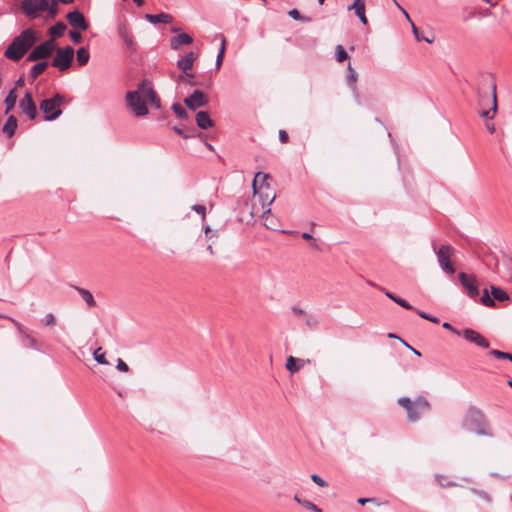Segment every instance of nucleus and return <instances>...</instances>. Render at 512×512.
<instances>
[{
    "label": "nucleus",
    "instance_id": "f257e3e1",
    "mask_svg": "<svg viewBox=\"0 0 512 512\" xmlns=\"http://www.w3.org/2000/svg\"><path fill=\"white\" fill-rule=\"evenodd\" d=\"M496 88V82L490 74L481 75L475 87L479 115L486 120H493L498 110Z\"/></svg>",
    "mask_w": 512,
    "mask_h": 512
},
{
    "label": "nucleus",
    "instance_id": "f03ea898",
    "mask_svg": "<svg viewBox=\"0 0 512 512\" xmlns=\"http://www.w3.org/2000/svg\"><path fill=\"white\" fill-rule=\"evenodd\" d=\"M38 41L37 32L33 28L24 29L13 38L6 47L4 56L14 62L20 61Z\"/></svg>",
    "mask_w": 512,
    "mask_h": 512
},
{
    "label": "nucleus",
    "instance_id": "7ed1b4c3",
    "mask_svg": "<svg viewBox=\"0 0 512 512\" xmlns=\"http://www.w3.org/2000/svg\"><path fill=\"white\" fill-rule=\"evenodd\" d=\"M462 427L479 436L493 437L486 415L480 408L473 405L468 407L463 418Z\"/></svg>",
    "mask_w": 512,
    "mask_h": 512
},
{
    "label": "nucleus",
    "instance_id": "20e7f679",
    "mask_svg": "<svg viewBox=\"0 0 512 512\" xmlns=\"http://www.w3.org/2000/svg\"><path fill=\"white\" fill-rule=\"evenodd\" d=\"M397 403L405 409L409 422H417L422 413L429 412L431 409L429 401L422 395L417 396L414 400L409 397H400Z\"/></svg>",
    "mask_w": 512,
    "mask_h": 512
},
{
    "label": "nucleus",
    "instance_id": "39448f33",
    "mask_svg": "<svg viewBox=\"0 0 512 512\" xmlns=\"http://www.w3.org/2000/svg\"><path fill=\"white\" fill-rule=\"evenodd\" d=\"M65 102V97L62 94L56 93L53 97L43 99L40 104V110L45 114V121L56 120L61 114V105Z\"/></svg>",
    "mask_w": 512,
    "mask_h": 512
},
{
    "label": "nucleus",
    "instance_id": "423d86ee",
    "mask_svg": "<svg viewBox=\"0 0 512 512\" xmlns=\"http://www.w3.org/2000/svg\"><path fill=\"white\" fill-rule=\"evenodd\" d=\"M57 49V45L54 39H47L37 46H33L30 53L28 54V62H36L49 58L53 52Z\"/></svg>",
    "mask_w": 512,
    "mask_h": 512
},
{
    "label": "nucleus",
    "instance_id": "0eeeda50",
    "mask_svg": "<svg viewBox=\"0 0 512 512\" xmlns=\"http://www.w3.org/2000/svg\"><path fill=\"white\" fill-rule=\"evenodd\" d=\"M55 51L56 55L51 65L59 71H66L72 65L75 54L74 48L72 46H66L64 48L57 47Z\"/></svg>",
    "mask_w": 512,
    "mask_h": 512
},
{
    "label": "nucleus",
    "instance_id": "6e6552de",
    "mask_svg": "<svg viewBox=\"0 0 512 512\" xmlns=\"http://www.w3.org/2000/svg\"><path fill=\"white\" fill-rule=\"evenodd\" d=\"M141 90L139 88L134 91H128L126 93V103L137 117H143L148 114V108L146 102L141 97Z\"/></svg>",
    "mask_w": 512,
    "mask_h": 512
},
{
    "label": "nucleus",
    "instance_id": "1a4fd4ad",
    "mask_svg": "<svg viewBox=\"0 0 512 512\" xmlns=\"http://www.w3.org/2000/svg\"><path fill=\"white\" fill-rule=\"evenodd\" d=\"M20 7L23 14L30 20L39 18L48 8L47 0H22Z\"/></svg>",
    "mask_w": 512,
    "mask_h": 512
},
{
    "label": "nucleus",
    "instance_id": "9d476101",
    "mask_svg": "<svg viewBox=\"0 0 512 512\" xmlns=\"http://www.w3.org/2000/svg\"><path fill=\"white\" fill-rule=\"evenodd\" d=\"M454 249L450 245H442L437 251L436 256L441 269L448 275L455 273V268L450 261Z\"/></svg>",
    "mask_w": 512,
    "mask_h": 512
},
{
    "label": "nucleus",
    "instance_id": "9b49d317",
    "mask_svg": "<svg viewBox=\"0 0 512 512\" xmlns=\"http://www.w3.org/2000/svg\"><path fill=\"white\" fill-rule=\"evenodd\" d=\"M490 289L492 296H490L488 290L485 289L483 291L482 296L480 297V302L484 306L494 307L495 301L503 302L509 299L508 293L504 291L502 288L491 285Z\"/></svg>",
    "mask_w": 512,
    "mask_h": 512
},
{
    "label": "nucleus",
    "instance_id": "f8f14e48",
    "mask_svg": "<svg viewBox=\"0 0 512 512\" xmlns=\"http://www.w3.org/2000/svg\"><path fill=\"white\" fill-rule=\"evenodd\" d=\"M458 279H459L461 285L463 286V288L466 290L467 295L471 299L477 300V298L479 297L480 291H479V288L477 285V279H476L475 275H473V274L469 275L467 273L460 272L458 274Z\"/></svg>",
    "mask_w": 512,
    "mask_h": 512
},
{
    "label": "nucleus",
    "instance_id": "ddd939ff",
    "mask_svg": "<svg viewBox=\"0 0 512 512\" xmlns=\"http://www.w3.org/2000/svg\"><path fill=\"white\" fill-rule=\"evenodd\" d=\"M209 103L207 96L201 90H194L188 97L184 98V104L192 111L205 107Z\"/></svg>",
    "mask_w": 512,
    "mask_h": 512
},
{
    "label": "nucleus",
    "instance_id": "4468645a",
    "mask_svg": "<svg viewBox=\"0 0 512 512\" xmlns=\"http://www.w3.org/2000/svg\"><path fill=\"white\" fill-rule=\"evenodd\" d=\"M139 90H141L142 95L148 99V101L154 108H156V109L161 108L160 98L158 97L157 93L153 89V85L150 80L143 79L139 83Z\"/></svg>",
    "mask_w": 512,
    "mask_h": 512
},
{
    "label": "nucleus",
    "instance_id": "2eb2a0df",
    "mask_svg": "<svg viewBox=\"0 0 512 512\" xmlns=\"http://www.w3.org/2000/svg\"><path fill=\"white\" fill-rule=\"evenodd\" d=\"M462 337L466 341L473 343L480 348H483V349L489 348V341L483 335H481L479 332H477L474 329L466 328V329L462 330Z\"/></svg>",
    "mask_w": 512,
    "mask_h": 512
},
{
    "label": "nucleus",
    "instance_id": "dca6fc26",
    "mask_svg": "<svg viewBox=\"0 0 512 512\" xmlns=\"http://www.w3.org/2000/svg\"><path fill=\"white\" fill-rule=\"evenodd\" d=\"M68 23L75 29L86 31L89 28V23L85 19L83 13L78 9L70 11L66 15Z\"/></svg>",
    "mask_w": 512,
    "mask_h": 512
},
{
    "label": "nucleus",
    "instance_id": "f3484780",
    "mask_svg": "<svg viewBox=\"0 0 512 512\" xmlns=\"http://www.w3.org/2000/svg\"><path fill=\"white\" fill-rule=\"evenodd\" d=\"M19 106L22 111L29 117V119L34 120L36 118V104L33 100L32 94L29 91H27L24 97L20 100Z\"/></svg>",
    "mask_w": 512,
    "mask_h": 512
},
{
    "label": "nucleus",
    "instance_id": "a211bd4d",
    "mask_svg": "<svg viewBox=\"0 0 512 512\" xmlns=\"http://www.w3.org/2000/svg\"><path fill=\"white\" fill-rule=\"evenodd\" d=\"M197 56L198 55L196 53L191 51L177 61V67L183 71L185 76L190 78L194 77V74L190 73L189 70L192 69Z\"/></svg>",
    "mask_w": 512,
    "mask_h": 512
},
{
    "label": "nucleus",
    "instance_id": "6ab92c4d",
    "mask_svg": "<svg viewBox=\"0 0 512 512\" xmlns=\"http://www.w3.org/2000/svg\"><path fill=\"white\" fill-rule=\"evenodd\" d=\"M11 321L17 327V330L22 337L21 342H22L23 346L40 351V347H39L36 339L34 337H32L30 334H28L25 331L24 327L18 321L14 320V319H11Z\"/></svg>",
    "mask_w": 512,
    "mask_h": 512
},
{
    "label": "nucleus",
    "instance_id": "aec40b11",
    "mask_svg": "<svg viewBox=\"0 0 512 512\" xmlns=\"http://www.w3.org/2000/svg\"><path fill=\"white\" fill-rule=\"evenodd\" d=\"M117 32L119 37L122 39L124 44L126 45L127 49L131 52H134L136 50L135 43L133 41V37L128 31L127 26L124 23H120L117 27Z\"/></svg>",
    "mask_w": 512,
    "mask_h": 512
},
{
    "label": "nucleus",
    "instance_id": "412c9836",
    "mask_svg": "<svg viewBox=\"0 0 512 512\" xmlns=\"http://www.w3.org/2000/svg\"><path fill=\"white\" fill-rule=\"evenodd\" d=\"M192 43V36L184 32L170 38V48L172 50H178L181 46L190 45Z\"/></svg>",
    "mask_w": 512,
    "mask_h": 512
},
{
    "label": "nucleus",
    "instance_id": "4be33fe9",
    "mask_svg": "<svg viewBox=\"0 0 512 512\" xmlns=\"http://www.w3.org/2000/svg\"><path fill=\"white\" fill-rule=\"evenodd\" d=\"M348 10H354L355 15L363 25L368 24V20L365 15V3L363 0H354V2L348 6Z\"/></svg>",
    "mask_w": 512,
    "mask_h": 512
},
{
    "label": "nucleus",
    "instance_id": "5701e85b",
    "mask_svg": "<svg viewBox=\"0 0 512 512\" xmlns=\"http://www.w3.org/2000/svg\"><path fill=\"white\" fill-rule=\"evenodd\" d=\"M144 18L153 25L159 23L169 24L172 23L174 19L172 15L164 12H161L159 14H145Z\"/></svg>",
    "mask_w": 512,
    "mask_h": 512
},
{
    "label": "nucleus",
    "instance_id": "b1692460",
    "mask_svg": "<svg viewBox=\"0 0 512 512\" xmlns=\"http://www.w3.org/2000/svg\"><path fill=\"white\" fill-rule=\"evenodd\" d=\"M196 124L200 129L206 130L214 126L213 120L206 111H199L195 117Z\"/></svg>",
    "mask_w": 512,
    "mask_h": 512
},
{
    "label": "nucleus",
    "instance_id": "393cba45",
    "mask_svg": "<svg viewBox=\"0 0 512 512\" xmlns=\"http://www.w3.org/2000/svg\"><path fill=\"white\" fill-rule=\"evenodd\" d=\"M347 72V84L353 90L355 98L359 103V93L356 85L358 75L357 72L352 68L350 63H348Z\"/></svg>",
    "mask_w": 512,
    "mask_h": 512
},
{
    "label": "nucleus",
    "instance_id": "a878e982",
    "mask_svg": "<svg viewBox=\"0 0 512 512\" xmlns=\"http://www.w3.org/2000/svg\"><path fill=\"white\" fill-rule=\"evenodd\" d=\"M271 176L269 174L263 173V172H257L255 174V177L253 179L252 187L254 190V193H258V183H260L259 188L262 189L263 187L269 188V184L266 182L268 179H270Z\"/></svg>",
    "mask_w": 512,
    "mask_h": 512
},
{
    "label": "nucleus",
    "instance_id": "bb28decb",
    "mask_svg": "<svg viewBox=\"0 0 512 512\" xmlns=\"http://www.w3.org/2000/svg\"><path fill=\"white\" fill-rule=\"evenodd\" d=\"M18 127V120L14 115H10L5 124L2 127V131L4 134H6L8 137H12Z\"/></svg>",
    "mask_w": 512,
    "mask_h": 512
},
{
    "label": "nucleus",
    "instance_id": "cd10ccee",
    "mask_svg": "<svg viewBox=\"0 0 512 512\" xmlns=\"http://www.w3.org/2000/svg\"><path fill=\"white\" fill-rule=\"evenodd\" d=\"M67 26L64 22L59 21L55 25L51 26L48 29V35L51 37L50 39L59 38L64 35Z\"/></svg>",
    "mask_w": 512,
    "mask_h": 512
},
{
    "label": "nucleus",
    "instance_id": "c85d7f7f",
    "mask_svg": "<svg viewBox=\"0 0 512 512\" xmlns=\"http://www.w3.org/2000/svg\"><path fill=\"white\" fill-rule=\"evenodd\" d=\"M49 66V62L41 61L33 65L29 72V78L36 80Z\"/></svg>",
    "mask_w": 512,
    "mask_h": 512
},
{
    "label": "nucleus",
    "instance_id": "c756f323",
    "mask_svg": "<svg viewBox=\"0 0 512 512\" xmlns=\"http://www.w3.org/2000/svg\"><path fill=\"white\" fill-rule=\"evenodd\" d=\"M74 289L79 293V295L82 297V299L86 302L87 306L92 308L96 306V301L92 295V293L84 288L73 286Z\"/></svg>",
    "mask_w": 512,
    "mask_h": 512
},
{
    "label": "nucleus",
    "instance_id": "7c9ffc66",
    "mask_svg": "<svg viewBox=\"0 0 512 512\" xmlns=\"http://www.w3.org/2000/svg\"><path fill=\"white\" fill-rule=\"evenodd\" d=\"M303 366V360L289 356L286 361V369L291 373H295Z\"/></svg>",
    "mask_w": 512,
    "mask_h": 512
},
{
    "label": "nucleus",
    "instance_id": "2f4dec72",
    "mask_svg": "<svg viewBox=\"0 0 512 512\" xmlns=\"http://www.w3.org/2000/svg\"><path fill=\"white\" fill-rule=\"evenodd\" d=\"M17 102V95L15 93V89H11L7 94L4 104H5V114H8L15 106Z\"/></svg>",
    "mask_w": 512,
    "mask_h": 512
},
{
    "label": "nucleus",
    "instance_id": "473e14b6",
    "mask_svg": "<svg viewBox=\"0 0 512 512\" xmlns=\"http://www.w3.org/2000/svg\"><path fill=\"white\" fill-rule=\"evenodd\" d=\"M76 55H77V62L80 66L86 65L90 59L89 50L86 47H80L76 51Z\"/></svg>",
    "mask_w": 512,
    "mask_h": 512
},
{
    "label": "nucleus",
    "instance_id": "72a5a7b5",
    "mask_svg": "<svg viewBox=\"0 0 512 512\" xmlns=\"http://www.w3.org/2000/svg\"><path fill=\"white\" fill-rule=\"evenodd\" d=\"M58 1L57 0H47V6L45 12L48 14V19H54L58 14Z\"/></svg>",
    "mask_w": 512,
    "mask_h": 512
},
{
    "label": "nucleus",
    "instance_id": "f704fd0d",
    "mask_svg": "<svg viewBox=\"0 0 512 512\" xmlns=\"http://www.w3.org/2000/svg\"><path fill=\"white\" fill-rule=\"evenodd\" d=\"M225 48H226V40L224 37H222V41H221V45H220V49H219V52L216 56V62H215V66H216V69H220L222 63H223V59H224V54H225Z\"/></svg>",
    "mask_w": 512,
    "mask_h": 512
},
{
    "label": "nucleus",
    "instance_id": "c9c22d12",
    "mask_svg": "<svg viewBox=\"0 0 512 512\" xmlns=\"http://www.w3.org/2000/svg\"><path fill=\"white\" fill-rule=\"evenodd\" d=\"M172 110L180 119L186 120L189 118V114L180 103H173Z\"/></svg>",
    "mask_w": 512,
    "mask_h": 512
},
{
    "label": "nucleus",
    "instance_id": "e433bc0d",
    "mask_svg": "<svg viewBox=\"0 0 512 512\" xmlns=\"http://www.w3.org/2000/svg\"><path fill=\"white\" fill-rule=\"evenodd\" d=\"M335 58H336V61L339 63H342L349 58L346 50L344 49V47L342 45L336 46Z\"/></svg>",
    "mask_w": 512,
    "mask_h": 512
},
{
    "label": "nucleus",
    "instance_id": "4c0bfd02",
    "mask_svg": "<svg viewBox=\"0 0 512 512\" xmlns=\"http://www.w3.org/2000/svg\"><path fill=\"white\" fill-rule=\"evenodd\" d=\"M489 355L497 358V359H506L512 362V354L509 352L500 351L497 349H493L489 351Z\"/></svg>",
    "mask_w": 512,
    "mask_h": 512
},
{
    "label": "nucleus",
    "instance_id": "58836bf2",
    "mask_svg": "<svg viewBox=\"0 0 512 512\" xmlns=\"http://www.w3.org/2000/svg\"><path fill=\"white\" fill-rule=\"evenodd\" d=\"M204 234L207 241H214L213 239H218L219 233L217 230H212L209 225L204 226Z\"/></svg>",
    "mask_w": 512,
    "mask_h": 512
},
{
    "label": "nucleus",
    "instance_id": "ea45409f",
    "mask_svg": "<svg viewBox=\"0 0 512 512\" xmlns=\"http://www.w3.org/2000/svg\"><path fill=\"white\" fill-rule=\"evenodd\" d=\"M411 22L412 25V32L416 38L417 41H426L428 43H432L433 39H429L427 37H424L421 35V32H419V29L416 27V25L411 21V19H408Z\"/></svg>",
    "mask_w": 512,
    "mask_h": 512
},
{
    "label": "nucleus",
    "instance_id": "a19ab883",
    "mask_svg": "<svg viewBox=\"0 0 512 512\" xmlns=\"http://www.w3.org/2000/svg\"><path fill=\"white\" fill-rule=\"evenodd\" d=\"M288 15H289L292 19L297 20V21H301V22H309V21H310V18L302 16V15L300 14V12L298 11V9H296V8L291 9V10L288 12Z\"/></svg>",
    "mask_w": 512,
    "mask_h": 512
},
{
    "label": "nucleus",
    "instance_id": "79ce46f5",
    "mask_svg": "<svg viewBox=\"0 0 512 512\" xmlns=\"http://www.w3.org/2000/svg\"><path fill=\"white\" fill-rule=\"evenodd\" d=\"M94 359L99 363V364H108V361L106 360V357H105V352L102 351V348L99 347L98 349H96L94 351Z\"/></svg>",
    "mask_w": 512,
    "mask_h": 512
},
{
    "label": "nucleus",
    "instance_id": "37998d69",
    "mask_svg": "<svg viewBox=\"0 0 512 512\" xmlns=\"http://www.w3.org/2000/svg\"><path fill=\"white\" fill-rule=\"evenodd\" d=\"M301 505L307 509V510H310L312 512H322V509L319 508L316 504H314L313 502L309 501V500H306L304 502H301Z\"/></svg>",
    "mask_w": 512,
    "mask_h": 512
},
{
    "label": "nucleus",
    "instance_id": "c03bdc74",
    "mask_svg": "<svg viewBox=\"0 0 512 512\" xmlns=\"http://www.w3.org/2000/svg\"><path fill=\"white\" fill-rule=\"evenodd\" d=\"M471 492L477 495L479 498L483 499L484 501L491 502V497L486 491L471 488Z\"/></svg>",
    "mask_w": 512,
    "mask_h": 512
},
{
    "label": "nucleus",
    "instance_id": "a18cd8bd",
    "mask_svg": "<svg viewBox=\"0 0 512 512\" xmlns=\"http://www.w3.org/2000/svg\"><path fill=\"white\" fill-rule=\"evenodd\" d=\"M192 210H194L196 213L200 214L202 216V220L205 221L206 219V207L201 204H195L192 206Z\"/></svg>",
    "mask_w": 512,
    "mask_h": 512
},
{
    "label": "nucleus",
    "instance_id": "49530a36",
    "mask_svg": "<svg viewBox=\"0 0 512 512\" xmlns=\"http://www.w3.org/2000/svg\"><path fill=\"white\" fill-rule=\"evenodd\" d=\"M417 314L421 318H423L425 320H428V321L433 322V323H439V318H437V317H435V316H433L431 314H428V313H426L424 311H417Z\"/></svg>",
    "mask_w": 512,
    "mask_h": 512
},
{
    "label": "nucleus",
    "instance_id": "de8ad7c7",
    "mask_svg": "<svg viewBox=\"0 0 512 512\" xmlns=\"http://www.w3.org/2000/svg\"><path fill=\"white\" fill-rule=\"evenodd\" d=\"M69 37L73 43H80L82 41V35L77 30H71L69 32Z\"/></svg>",
    "mask_w": 512,
    "mask_h": 512
},
{
    "label": "nucleus",
    "instance_id": "09e8293b",
    "mask_svg": "<svg viewBox=\"0 0 512 512\" xmlns=\"http://www.w3.org/2000/svg\"><path fill=\"white\" fill-rule=\"evenodd\" d=\"M310 478H311V480H312L315 484H317V485H318V486H320V487H327V486H328V483H327L325 480H323V479H322L319 475H317V474H312V475L310 476Z\"/></svg>",
    "mask_w": 512,
    "mask_h": 512
},
{
    "label": "nucleus",
    "instance_id": "8fccbe9b",
    "mask_svg": "<svg viewBox=\"0 0 512 512\" xmlns=\"http://www.w3.org/2000/svg\"><path fill=\"white\" fill-rule=\"evenodd\" d=\"M394 302L405 309H408V310L414 309V307L412 305H410L405 299H403L399 296L397 297V299H394Z\"/></svg>",
    "mask_w": 512,
    "mask_h": 512
},
{
    "label": "nucleus",
    "instance_id": "3c124183",
    "mask_svg": "<svg viewBox=\"0 0 512 512\" xmlns=\"http://www.w3.org/2000/svg\"><path fill=\"white\" fill-rule=\"evenodd\" d=\"M173 131H175L179 136L187 139V138H192L194 137L193 134H187L186 131L178 126H173Z\"/></svg>",
    "mask_w": 512,
    "mask_h": 512
},
{
    "label": "nucleus",
    "instance_id": "603ef678",
    "mask_svg": "<svg viewBox=\"0 0 512 512\" xmlns=\"http://www.w3.org/2000/svg\"><path fill=\"white\" fill-rule=\"evenodd\" d=\"M44 323L45 325L47 326H53L56 324V319L54 317V315L52 313H48L45 317H44Z\"/></svg>",
    "mask_w": 512,
    "mask_h": 512
},
{
    "label": "nucleus",
    "instance_id": "864d4df0",
    "mask_svg": "<svg viewBox=\"0 0 512 512\" xmlns=\"http://www.w3.org/2000/svg\"><path fill=\"white\" fill-rule=\"evenodd\" d=\"M116 368L121 372H128L129 366L122 360L118 359Z\"/></svg>",
    "mask_w": 512,
    "mask_h": 512
},
{
    "label": "nucleus",
    "instance_id": "5fc2aeb1",
    "mask_svg": "<svg viewBox=\"0 0 512 512\" xmlns=\"http://www.w3.org/2000/svg\"><path fill=\"white\" fill-rule=\"evenodd\" d=\"M279 140L281 143H287L289 140L288 133L285 130H279Z\"/></svg>",
    "mask_w": 512,
    "mask_h": 512
},
{
    "label": "nucleus",
    "instance_id": "6e6d98bb",
    "mask_svg": "<svg viewBox=\"0 0 512 512\" xmlns=\"http://www.w3.org/2000/svg\"><path fill=\"white\" fill-rule=\"evenodd\" d=\"M260 198L262 199V202L263 204L265 203V201H267V205H270L274 199H275V195H273L271 198H269V194H265V196L263 195V193H260Z\"/></svg>",
    "mask_w": 512,
    "mask_h": 512
},
{
    "label": "nucleus",
    "instance_id": "4d7b16f0",
    "mask_svg": "<svg viewBox=\"0 0 512 512\" xmlns=\"http://www.w3.org/2000/svg\"><path fill=\"white\" fill-rule=\"evenodd\" d=\"M485 127L491 134L495 132V125L491 122V120L486 121Z\"/></svg>",
    "mask_w": 512,
    "mask_h": 512
},
{
    "label": "nucleus",
    "instance_id": "13d9d810",
    "mask_svg": "<svg viewBox=\"0 0 512 512\" xmlns=\"http://www.w3.org/2000/svg\"><path fill=\"white\" fill-rule=\"evenodd\" d=\"M292 312L295 314V315H298V316H301V315H304L305 314V311L297 306H293L291 308Z\"/></svg>",
    "mask_w": 512,
    "mask_h": 512
},
{
    "label": "nucleus",
    "instance_id": "bf43d9fd",
    "mask_svg": "<svg viewBox=\"0 0 512 512\" xmlns=\"http://www.w3.org/2000/svg\"><path fill=\"white\" fill-rule=\"evenodd\" d=\"M306 324L308 326H310V327L316 326L317 325V320L314 317H308L306 319Z\"/></svg>",
    "mask_w": 512,
    "mask_h": 512
},
{
    "label": "nucleus",
    "instance_id": "052dcab7",
    "mask_svg": "<svg viewBox=\"0 0 512 512\" xmlns=\"http://www.w3.org/2000/svg\"><path fill=\"white\" fill-rule=\"evenodd\" d=\"M375 501V498H359L357 500V502L360 504V505H365L366 503L368 502H373Z\"/></svg>",
    "mask_w": 512,
    "mask_h": 512
},
{
    "label": "nucleus",
    "instance_id": "680f3d73",
    "mask_svg": "<svg viewBox=\"0 0 512 512\" xmlns=\"http://www.w3.org/2000/svg\"><path fill=\"white\" fill-rule=\"evenodd\" d=\"M443 478H444L443 476H437V481H438V483H439L441 486H455V484H454V483H452V482H449V483H444V482H442V479H443Z\"/></svg>",
    "mask_w": 512,
    "mask_h": 512
},
{
    "label": "nucleus",
    "instance_id": "e2e57ef3",
    "mask_svg": "<svg viewBox=\"0 0 512 512\" xmlns=\"http://www.w3.org/2000/svg\"><path fill=\"white\" fill-rule=\"evenodd\" d=\"M301 237H302L303 239H305V240H311V241H313V242L315 243V239H314V238H313V236H312L310 233H308V232H303V233L301 234Z\"/></svg>",
    "mask_w": 512,
    "mask_h": 512
},
{
    "label": "nucleus",
    "instance_id": "0e129e2a",
    "mask_svg": "<svg viewBox=\"0 0 512 512\" xmlns=\"http://www.w3.org/2000/svg\"><path fill=\"white\" fill-rule=\"evenodd\" d=\"M215 243V241H212L210 244L207 245V251L209 252L210 255H214L215 254V251L213 249V244Z\"/></svg>",
    "mask_w": 512,
    "mask_h": 512
},
{
    "label": "nucleus",
    "instance_id": "69168bd1",
    "mask_svg": "<svg viewBox=\"0 0 512 512\" xmlns=\"http://www.w3.org/2000/svg\"><path fill=\"white\" fill-rule=\"evenodd\" d=\"M385 295L394 302V299H397V295H395L394 293L390 292V291H385Z\"/></svg>",
    "mask_w": 512,
    "mask_h": 512
},
{
    "label": "nucleus",
    "instance_id": "338daca9",
    "mask_svg": "<svg viewBox=\"0 0 512 512\" xmlns=\"http://www.w3.org/2000/svg\"><path fill=\"white\" fill-rule=\"evenodd\" d=\"M294 500H295L298 504H300V505H301V502L306 501V499H302V498H300L298 494H295V495H294Z\"/></svg>",
    "mask_w": 512,
    "mask_h": 512
},
{
    "label": "nucleus",
    "instance_id": "774afa93",
    "mask_svg": "<svg viewBox=\"0 0 512 512\" xmlns=\"http://www.w3.org/2000/svg\"><path fill=\"white\" fill-rule=\"evenodd\" d=\"M442 327H443L444 329H448V330H450V331H451V329H452V327H453V326H452L449 322H444V323L442 324Z\"/></svg>",
    "mask_w": 512,
    "mask_h": 512
}]
</instances>
